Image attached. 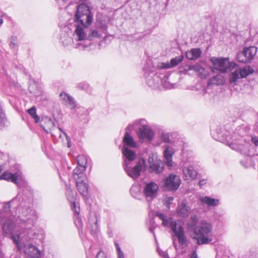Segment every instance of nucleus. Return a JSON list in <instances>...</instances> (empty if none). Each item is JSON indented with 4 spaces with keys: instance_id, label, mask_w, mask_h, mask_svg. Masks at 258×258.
<instances>
[{
    "instance_id": "nucleus-40",
    "label": "nucleus",
    "mask_w": 258,
    "mask_h": 258,
    "mask_svg": "<svg viewBox=\"0 0 258 258\" xmlns=\"http://www.w3.org/2000/svg\"><path fill=\"white\" fill-rule=\"evenodd\" d=\"M160 82L165 88L171 89L173 87L172 84L169 82V78L168 77H164L162 79H161Z\"/></svg>"
},
{
    "instance_id": "nucleus-44",
    "label": "nucleus",
    "mask_w": 258,
    "mask_h": 258,
    "mask_svg": "<svg viewBox=\"0 0 258 258\" xmlns=\"http://www.w3.org/2000/svg\"><path fill=\"white\" fill-rule=\"evenodd\" d=\"M158 67L162 69H167L171 68L170 63L168 62H159L158 64Z\"/></svg>"
},
{
    "instance_id": "nucleus-31",
    "label": "nucleus",
    "mask_w": 258,
    "mask_h": 258,
    "mask_svg": "<svg viewBox=\"0 0 258 258\" xmlns=\"http://www.w3.org/2000/svg\"><path fill=\"white\" fill-rule=\"evenodd\" d=\"M102 36V33L99 31L89 28L88 42H92L96 39L101 38Z\"/></svg>"
},
{
    "instance_id": "nucleus-34",
    "label": "nucleus",
    "mask_w": 258,
    "mask_h": 258,
    "mask_svg": "<svg viewBox=\"0 0 258 258\" xmlns=\"http://www.w3.org/2000/svg\"><path fill=\"white\" fill-rule=\"evenodd\" d=\"M75 212L77 213V215L76 217H75L74 223L77 228L80 230V229H82L83 227V223L81 218L79 217L80 210L79 208L74 209Z\"/></svg>"
},
{
    "instance_id": "nucleus-5",
    "label": "nucleus",
    "mask_w": 258,
    "mask_h": 258,
    "mask_svg": "<svg viewBox=\"0 0 258 258\" xmlns=\"http://www.w3.org/2000/svg\"><path fill=\"white\" fill-rule=\"evenodd\" d=\"M156 216L158 217L162 221V224L165 227H169L174 233L172 236L173 244L175 248L176 249L177 244L176 242V238H177L178 241L182 247L183 248L187 245V238L185 235L183 228L181 226H178L176 222L172 218H167L164 214L158 212Z\"/></svg>"
},
{
    "instance_id": "nucleus-33",
    "label": "nucleus",
    "mask_w": 258,
    "mask_h": 258,
    "mask_svg": "<svg viewBox=\"0 0 258 258\" xmlns=\"http://www.w3.org/2000/svg\"><path fill=\"white\" fill-rule=\"evenodd\" d=\"M96 28L99 30L100 32L106 34L107 30V25L106 22L104 20L98 19L96 23Z\"/></svg>"
},
{
    "instance_id": "nucleus-35",
    "label": "nucleus",
    "mask_w": 258,
    "mask_h": 258,
    "mask_svg": "<svg viewBox=\"0 0 258 258\" xmlns=\"http://www.w3.org/2000/svg\"><path fill=\"white\" fill-rule=\"evenodd\" d=\"M28 113L34 118L36 123L39 121V117L36 114V108L33 106L27 110Z\"/></svg>"
},
{
    "instance_id": "nucleus-22",
    "label": "nucleus",
    "mask_w": 258,
    "mask_h": 258,
    "mask_svg": "<svg viewBox=\"0 0 258 258\" xmlns=\"http://www.w3.org/2000/svg\"><path fill=\"white\" fill-rule=\"evenodd\" d=\"M18 173H12L9 171H5L0 175V180H5L17 184L18 179Z\"/></svg>"
},
{
    "instance_id": "nucleus-16",
    "label": "nucleus",
    "mask_w": 258,
    "mask_h": 258,
    "mask_svg": "<svg viewBox=\"0 0 258 258\" xmlns=\"http://www.w3.org/2000/svg\"><path fill=\"white\" fill-rule=\"evenodd\" d=\"M145 77L146 83L149 87L155 88L159 86L161 81L159 75H156L153 73H151L150 74H147V73H145Z\"/></svg>"
},
{
    "instance_id": "nucleus-23",
    "label": "nucleus",
    "mask_w": 258,
    "mask_h": 258,
    "mask_svg": "<svg viewBox=\"0 0 258 258\" xmlns=\"http://www.w3.org/2000/svg\"><path fill=\"white\" fill-rule=\"evenodd\" d=\"M123 142L124 144L123 147H127L136 148L138 147L137 142L134 140V138L131 136L130 134L128 132H125L123 137Z\"/></svg>"
},
{
    "instance_id": "nucleus-38",
    "label": "nucleus",
    "mask_w": 258,
    "mask_h": 258,
    "mask_svg": "<svg viewBox=\"0 0 258 258\" xmlns=\"http://www.w3.org/2000/svg\"><path fill=\"white\" fill-rule=\"evenodd\" d=\"M183 58V55H180L172 58L170 60V65L171 68L177 66L178 63L181 62Z\"/></svg>"
},
{
    "instance_id": "nucleus-55",
    "label": "nucleus",
    "mask_w": 258,
    "mask_h": 258,
    "mask_svg": "<svg viewBox=\"0 0 258 258\" xmlns=\"http://www.w3.org/2000/svg\"><path fill=\"white\" fill-rule=\"evenodd\" d=\"M85 88H86V87H83L82 88V89H85Z\"/></svg>"
},
{
    "instance_id": "nucleus-49",
    "label": "nucleus",
    "mask_w": 258,
    "mask_h": 258,
    "mask_svg": "<svg viewBox=\"0 0 258 258\" xmlns=\"http://www.w3.org/2000/svg\"><path fill=\"white\" fill-rule=\"evenodd\" d=\"M96 258H105L104 254L102 251H99L97 253Z\"/></svg>"
},
{
    "instance_id": "nucleus-26",
    "label": "nucleus",
    "mask_w": 258,
    "mask_h": 258,
    "mask_svg": "<svg viewBox=\"0 0 258 258\" xmlns=\"http://www.w3.org/2000/svg\"><path fill=\"white\" fill-rule=\"evenodd\" d=\"M122 154L125 157V161H127V163H130L131 161H134L137 157L136 153L131 149H129L127 147H123L122 149Z\"/></svg>"
},
{
    "instance_id": "nucleus-50",
    "label": "nucleus",
    "mask_w": 258,
    "mask_h": 258,
    "mask_svg": "<svg viewBox=\"0 0 258 258\" xmlns=\"http://www.w3.org/2000/svg\"><path fill=\"white\" fill-rule=\"evenodd\" d=\"M206 183V180L205 179H202L199 182V185L201 188H202Z\"/></svg>"
},
{
    "instance_id": "nucleus-11",
    "label": "nucleus",
    "mask_w": 258,
    "mask_h": 258,
    "mask_svg": "<svg viewBox=\"0 0 258 258\" xmlns=\"http://www.w3.org/2000/svg\"><path fill=\"white\" fill-rule=\"evenodd\" d=\"M253 72L254 70L250 66H245L243 68L236 69L230 75L229 83L230 84L235 83L238 80L245 78Z\"/></svg>"
},
{
    "instance_id": "nucleus-36",
    "label": "nucleus",
    "mask_w": 258,
    "mask_h": 258,
    "mask_svg": "<svg viewBox=\"0 0 258 258\" xmlns=\"http://www.w3.org/2000/svg\"><path fill=\"white\" fill-rule=\"evenodd\" d=\"M77 163L78 167H86L87 160L84 155H79L77 157Z\"/></svg>"
},
{
    "instance_id": "nucleus-4",
    "label": "nucleus",
    "mask_w": 258,
    "mask_h": 258,
    "mask_svg": "<svg viewBox=\"0 0 258 258\" xmlns=\"http://www.w3.org/2000/svg\"><path fill=\"white\" fill-rule=\"evenodd\" d=\"M243 129L237 128L232 134L228 130L221 127H218L211 131V135L215 140L222 142L229 146L232 149L242 152L245 149L241 133Z\"/></svg>"
},
{
    "instance_id": "nucleus-47",
    "label": "nucleus",
    "mask_w": 258,
    "mask_h": 258,
    "mask_svg": "<svg viewBox=\"0 0 258 258\" xmlns=\"http://www.w3.org/2000/svg\"><path fill=\"white\" fill-rule=\"evenodd\" d=\"M190 219L192 221V222L193 223H194V224H196L198 221H199V218L198 217H197V216L194 215H192L190 217Z\"/></svg>"
},
{
    "instance_id": "nucleus-10",
    "label": "nucleus",
    "mask_w": 258,
    "mask_h": 258,
    "mask_svg": "<svg viewBox=\"0 0 258 258\" xmlns=\"http://www.w3.org/2000/svg\"><path fill=\"white\" fill-rule=\"evenodd\" d=\"M256 52L257 48L255 46L245 47L241 51L237 53V59L243 63L250 62L254 58Z\"/></svg>"
},
{
    "instance_id": "nucleus-30",
    "label": "nucleus",
    "mask_w": 258,
    "mask_h": 258,
    "mask_svg": "<svg viewBox=\"0 0 258 258\" xmlns=\"http://www.w3.org/2000/svg\"><path fill=\"white\" fill-rule=\"evenodd\" d=\"M225 81L224 78L221 75H216L212 77L208 82V85H220L223 84Z\"/></svg>"
},
{
    "instance_id": "nucleus-20",
    "label": "nucleus",
    "mask_w": 258,
    "mask_h": 258,
    "mask_svg": "<svg viewBox=\"0 0 258 258\" xmlns=\"http://www.w3.org/2000/svg\"><path fill=\"white\" fill-rule=\"evenodd\" d=\"M40 125L46 133H48L53 129L55 124L51 119L45 117L41 120Z\"/></svg>"
},
{
    "instance_id": "nucleus-14",
    "label": "nucleus",
    "mask_w": 258,
    "mask_h": 258,
    "mask_svg": "<svg viewBox=\"0 0 258 258\" xmlns=\"http://www.w3.org/2000/svg\"><path fill=\"white\" fill-rule=\"evenodd\" d=\"M148 161L150 165L149 171L150 172L159 173L163 171V164L156 155H150Z\"/></svg>"
},
{
    "instance_id": "nucleus-52",
    "label": "nucleus",
    "mask_w": 258,
    "mask_h": 258,
    "mask_svg": "<svg viewBox=\"0 0 258 258\" xmlns=\"http://www.w3.org/2000/svg\"><path fill=\"white\" fill-rule=\"evenodd\" d=\"M2 156V155L0 154V157ZM3 164V162L0 159V171L2 170L1 166Z\"/></svg>"
},
{
    "instance_id": "nucleus-42",
    "label": "nucleus",
    "mask_w": 258,
    "mask_h": 258,
    "mask_svg": "<svg viewBox=\"0 0 258 258\" xmlns=\"http://www.w3.org/2000/svg\"><path fill=\"white\" fill-rule=\"evenodd\" d=\"M174 198L173 197L169 196L166 197L164 199V205L168 209L170 208V205L173 201Z\"/></svg>"
},
{
    "instance_id": "nucleus-37",
    "label": "nucleus",
    "mask_w": 258,
    "mask_h": 258,
    "mask_svg": "<svg viewBox=\"0 0 258 258\" xmlns=\"http://www.w3.org/2000/svg\"><path fill=\"white\" fill-rule=\"evenodd\" d=\"M130 192L132 196L138 198L140 194V187L139 185H133L130 189Z\"/></svg>"
},
{
    "instance_id": "nucleus-28",
    "label": "nucleus",
    "mask_w": 258,
    "mask_h": 258,
    "mask_svg": "<svg viewBox=\"0 0 258 258\" xmlns=\"http://www.w3.org/2000/svg\"><path fill=\"white\" fill-rule=\"evenodd\" d=\"M76 186L79 192L83 196L87 195L88 185L84 182V179L76 181Z\"/></svg>"
},
{
    "instance_id": "nucleus-48",
    "label": "nucleus",
    "mask_w": 258,
    "mask_h": 258,
    "mask_svg": "<svg viewBox=\"0 0 258 258\" xmlns=\"http://www.w3.org/2000/svg\"><path fill=\"white\" fill-rule=\"evenodd\" d=\"M251 142L256 146H258V137H252Z\"/></svg>"
},
{
    "instance_id": "nucleus-15",
    "label": "nucleus",
    "mask_w": 258,
    "mask_h": 258,
    "mask_svg": "<svg viewBox=\"0 0 258 258\" xmlns=\"http://www.w3.org/2000/svg\"><path fill=\"white\" fill-rule=\"evenodd\" d=\"M60 100L63 104L71 110L75 109L77 103L75 99L70 94L64 92H62L59 94Z\"/></svg>"
},
{
    "instance_id": "nucleus-54",
    "label": "nucleus",
    "mask_w": 258,
    "mask_h": 258,
    "mask_svg": "<svg viewBox=\"0 0 258 258\" xmlns=\"http://www.w3.org/2000/svg\"><path fill=\"white\" fill-rule=\"evenodd\" d=\"M59 130L62 132L63 133V134L65 135V136L67 137V138L68 139V136H67V135L66 133L63 132L62 131L61 129L60 128H59Z\"/></svg>"
},
{
    "instance_id": "nucleus-13",
    "label": "nucleus",
    "mask_w": 258,
    "mask_h": 258,
    "mask_svg": "<svg viewBox=\"0 0 258 258\" xmlns=\"http://www.w3.org/2000/svg\"><path fill=\"white\" fill-rule=\"evenodd\" d=\"M159 186L154 182L147 183L144 187L143 194L148 202L156 199L158 195Z\"/></svg>"
},
{
    "instance_id": "nucleus-51",
    "label": "nucleus",
    "mask_w": 258,
    "mask_h": 258,
    "mask_svg": "<svg viewBox=\"0 0 258 258\" xmlns=\"http://www.w3.org/2000/svg\"><path fill=\"white\" fill-rule=\"evenodd\" d=\"M201 93H202V94H205L206 93V89L205 88L203 87L202 88V91H201Z\"/></svg>"
},
{
    "instance_id": "nucleus-25",
    "label": "nucleus",
    "mask_w": 258,
    "mask_h": 258,
    "mask_svg": "<svg viewBox=\"0 0 258 258\" xmlns=\"http://www.w3.org/2000/svg\"><path fill=\"white\" fill-rule=\"evenodd\" d=\"M86 167L77 166L73 170V177L76 180H80L84 179L86 178L84 173Z\"/></svg>"
},
{
    "instance_id": "nucleus-12",
    "label": "nucleus",
    "mask_w": 258,
    "mask_h": 258,
    "mask_svg": "<svg viewBox=\"0 0 258 258\" xmlns=\"http://www.w3.org/2000/svg\"><path fill=\"white\" fill-rule=\"evenodd\" d=\"M181 180L179 176L170 174L162 181L163 187L168 190L174 191L177 190L180 184Z\"/></svg>"
},
{
    "instance_id": "nucleus-39",
    "label": "nucleus",
    "mask_w": 258,
    "mask_h": 258,
    "mask_svg": "<svg viewBox=\"0 0 258 258\" xmlns=\"http://www.w3.org/2000/svg\"><path fill=\"white\" fill-rule=\"evenodd\" d=\"M140 119L135 121L133 124H128L125 128L126 132L128 133V132L131 131L132 130L138 129V126H140Z\"/></svg>"
},
{
    "instance_id": "nucleus-3",
    "label": "nucleus",
    "mask_w": 258,
    "mask_h": 258,
    "mask_svg": "<svg viewBox=\"0 0 258 258\" xmlns=\"http://www.w3.org/2000/svg\"><path fill=\"white\" fill-rule=\"evenodd\" d=\"M18 197L13 199L9 202L6 203L4 204L3 210L5 215H4V218L2 220V225L3 227V233L5 236L8 235L14 232L15 230L20 228V224L18 223V220L20 215L19 213V208L22 204L25 205V207H27L28 202H30L31 205L29 206L30 209L31 210L32 218L34 219L33 212L31 209L32 206V200L28 198L26 196L23 197L22 201L20 204L18 206L17 209L14 213L12 212L10 209L12 205L16 201H17Z\"/></svg>"
},
{
    "instance_id": "nucleus-8",
    "label": "nucleus",
    "mask_w": 258,
    "mask_h": 258,
    "mask_svg": "<svg viewBox=\"0 0 258 258\" xmlns=\"http://www.w3.org/2000/svg\"><path fill=\"white\" fill-rule=\"evenodd\" d=\"M146 165V161L144 159H140L133 166H130L127 161H124L123 168L127 175L135 179L139 177L141 173L144 170Z\"/></svg>"
},
{
    "instance_id": "nucleus-45",
    "label": "nucleus",
    "mask_w": 258,
    "mask_h": 258,
    "mask_svg": "<svg viewBox=\"0 0 258 258\" xmlns=\"http://www.w3.org/2000/svg\"><path fill=\"white\" fill-rule=\"evenodd\" d=\"M116 245L117 247V253L118 255V258H124V254L121 251L119 245L118 244H116Z\"/></svg>"
},
{
    "instance_id": "nucleus-46",
    "label": "nucleus",
    "mask_w": 258,
    "mask_h": 258,
    "mask_svg": "<svg viewBox=\"0 0 258 258\" xmlns=\"http://www.w3.org/2000/svg\"><path fill=\"white\" fill-rule=\"evenodd\" d=\"M157 251L158 252L159 254L162 256L163 258H168V255L167 254L166 251H162L159 249H157Z\"/></svg>"
},
{
    "instance_id": "nucleus-32",
    "label": "nucleus",
    "mask_w": 258,
    "mask_h": 258,
    "mask_svg": "<svg viewBox=\"0 0 258 258\" xmlns=\"http://www.w3.org/2000/svg\"><path fill=\"white\" fill-rule=\"evenodd\" d=\"M201 55V51L199 48H194L187 51L186 56L187 59L190 60L196 59L200 57Z\"/></svg>"
},
{
    "instance_id": "nucleus-6",
    "label": "nucleus",
    "mask_w": 258,
    "mask_h": 258,
    "mask_svg": "<svg viewBox=\"0 0 258 258\" xmlns=\"http://www.w3.org/2000/svg\"><path fill=\"white\" fill-rule=\"evenodd\" d=\"M191 236L198 245L209 244L213 240V226L210 223L203 221L195 227Z\"/></svg>"
},
{
    "instance_id": "nucleus-29",
    "label": "nucleus",
    "mask_w": 258,
    "mask_h": 258,
    "mask_svg": "<svg viewBox=\"0 0 258 258\" xmlns=\"http://www.w3.org/2000/svg\"><path fill=\"white\" fill-rule=\"evenodd\" d=\"M76 192L72 190L70 188H68L66 190V196L68 199V200L71 204H73V209L77 208V204L75 202L76 201Z\"/></svg>"
},
{
    "instance_id": "nucleus-18",
    "label": "nucleus",
    "mask_w": 258,
    "mask_h": 258,
    "mask_svg": "<svg viewBox=\"0 0 258 258\" xmlns=\"http://www.w3.org/2000/svg\"><path fill=\"white\" fill-rule=\"evenodd\" d=\"M177 215L182 218H186L188 217L190 212V208L188 206L186 202L184 201H182L177 208Z\"/></svg>"
},
{
    "instance_id": "nucleus-41",
    "label": "nucleus",
    "mask_w": 258,
    "mask_h": 258,
    "mask_svg": "<svg viewBox=\"0 0 258 258\" xmlns=\"http://www.w3.org/2000/svg\"><path fill=\"white\" fill-rule=\"evenodd\" d=\"M17 37L16 36H12L11 37L10 47L13 49H16L17 47Z\"/></svg>"
},
{
    "instance_id": "nucleus-2",
    "label": "nucleus",
    "mask_w": 258,
    "mask_h": 258,
    "mask_svg": "<svg viewBox=\"0 0 258 258\" xmlns=\"http://www.w3.org/2000/svg\"><path fill=\"white\" fill-rule=\"evenodd\" d=\"M75 26L76 27L74 37L77 41L74 44V47L80 50H84L90 46L91 42H88L89 26L93 22V16L89 7L84 4L78 6L74 16Z\"/></svg>"
},
{
    "instance_id": "nucleus-53",
    "label": "nucleus",
    "mask_w": 258,
    "mask_h": 258,
    "mask_svg": "<svg viewBox=\"0 0 258 258\" xmlns=\"http://www.w3.org/2000/svg\"><path fill=\"white\" fill-rule=\"evenodd\" d=\"M4 23V20L3 19V18L1 17H0V25H2Z\"/></svg>"
},
{
    "instance_id": "nucleus-17",
    "label": "nucleus",
    "mask_w": 258,
    "mask_h": 258,
    "mask_svg": "<svg viewBox=\"0 0 258 258\" xmlns=\"http://www.w3.org/2000/svg\"><path fill=\"white\" fill-rule=\"evenodd\" d=\"M88 228L92 235L96 234L99 230L97 219L95 214L90 215L88 218Z\"/></svg>"
},
{
    "instance_id": "nucleus-27",
    "label": "nucleus",
    "mask_w": 258,
    "mask_h": 258,
    "mask_svg": "<svg viewBox=\"0 0 258 258\" xmlns=\"http://www.w3.org/2000/svg\"><path fill=\"white\" fill-rule=\"evenodd\" d=\"M189 69L190 70H194L195 72H198L201 78L202 79L206 78L208 75V71L199 64L189 66Z\"/></svg>"
},
{
    "instance_id": "nucleus-21",
    "label": "nucleus",
    "mask_w": 258,
    "mask_h": 258,
    "mask_svg": "<svg viewBox=\"0 0 258 258\" xmlns=\"http://www.w3.org/2000/svg\"><path fill=\"white\" fill-rule=\"evenodd\" d=\"M182 171L186 180H193L197 177V172L192 166H185L182 169Z\"/></svg>"
},
{
    "instance_id": "nucleus-43",
    "label": "nucleus",
    "mask_w": 258,
    "mask_h": 258,
    "mask_svg": "<svg viewBox=\"0 0 258 258\" xmlns=\"http://www.w3.org/2000/svg\"><path fill=\"white\" fill-rule=\"evenodd\" d=\"M161 139L165 143H169L170 142L169 134L166 133H162L161 135Z\"/></svg>"
},
{
    "instance_id": "nucleus-19",
    "label": "nucleus",
    "mask_w": 258,
    "mask_h": 258,
    "mask_svg": "<svg viewBox=\"0 0 258 258\" xmlns=\"http://www.w3.org/2000/svg\"><path fill=\"white\" fill-rule=\"evenodd\" d=\"M174 150L170 146H167L164 151V162L167 166L171 167L172 166V156Z\"/></svg>"
},
{
    "instance_id": "nucleus-9",
    "label": "nucleus",
    "mask_w": 258,
    "mask_h": 258,
    "mask_svg": "<svg viewBox=\"0 0 258 258\" xmlns=\"http://www.w3.org/2000/svg\"><path fill=\"white\" fill-rule=\"evenodd\" d=\"M212 61L213 66L211 67V69L214 72L215 70H219L223 73L231 71L237 66L236 63L230 61L228 58H215Z\"/></svg>"
},
{
    "instance_id": "nucleus-24",
    "label": "nucleus",
    "mask_w": 258,
    "mask_h": 258,
    "mask_svg": "<svg viewBox=\"0 0 258 258\" xmlns=\"http://www.w3.org/2000/svg\"><path fill=\"white\" fill-rule=\"evenodd\" d=\"M199 199L201 203L209 207H216L219 204V199H214L208 196H201Z\"/></svg>"
},
{
    "instance_id": "nucleus-56",
    "label": "nucleus",
    "mask_w": 258,
    "mask_h": 258,
    "mask_svg": "<svg viewBox=\"0 0 258 258\" xmlns=\"http://www.w3.org/2000/svg\"><path fill=\"white\" fill-rule=\"evenodd\" d=\"M69 146H70L69 142L68 143Z\"/></svg>"
},
{
    "instance_id": "nucleus-7",
    "label": "nucleus",
    "mask_w": 258,
    "mask_h": 258,
    "mask_svg": "<svg viewBox=\"0 0 258 258\" xmlns=\"http://www.w3.org/2000/svg\"><path fill=\"white\" fill-rule=\"evenodd\" d=\"M137 136L142 142L150 143L154 137V133L146 123V120L144 119H140V126H138L137 131Z\"/></svg>"
},
{
    "instance_id": "nucleus-1",
    "label": "nucleus",
    "mask_w": 258,
    "mask_h": 258,
    "mask_svg": "<svg viewBox=\"0 0 258 258\" xmlns=\"http://www.w3.org/2000/svg\"><path fill=\"white\" fill-rule=\"evenodd\" d=\"M27 207L22 204L19 208L20 216L18 220L20 228L16 230L10 235L16 245L18 250L22 251L29 258H40L42 252L32 242L42 241L44 237L43 230L35 228V221L32 218L31 210L28 202Z\"/></svg>"
}]
</instances>
